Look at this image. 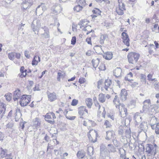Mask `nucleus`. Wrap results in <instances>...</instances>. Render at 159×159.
Returning a JSON list of instances; mask_svg holds the SVG:
<instances>
[{"mask_svg": "<svg viewBox=\"0 0 159 159\" xmlns=\"http://www.w3.org/2000/svg\"><path fill=\"white\" fill-rule=\"evenodd\" d=\"M62 7L61 5L58 4H56L51 8V10L53 13L50 14V18L57 20V15L60 13L62 10Z\"/></svg>", "mask_w": 159, "mask_h": 159, "instance_id": "nucleus-1", "label": "nucleus"}, {"mask_svg": "<svg viewBox=\"0 0 159 159\" xmlns=\"http://www.w3.org/2000/svg\"><path fill=\"white\" fill-rule=\"evenodd\" d=\"M140 57L139 53L131 52L129 53L127 55L128 61L129 63L134 64L138 61Z\"/></svg>", "mask_w": 159, "mask_h": 159, "instance_id": "nucleus-2", "label": "nucleus"}, {"mask_svg": "<svg viewBox=\"0 0 159 159\" xmlns=\"http://www.w3.org/2000/svg\"><path fill=\"white\" fill-rule=\"evenodd\" d=\"M145 152L149 156H154L157 153L156 148L153 145L150 144H146Z\"/></svg>", "mask_w": 159, "mask_h": 159, "instance_id": "nucleus-3", "label": "nucleus"}, {"mask_svg": "<svg viewBox=\"0 0 159 159\" xmlns=\"http://www.w3.org/2000/svg\"><path fill=\"white\" fill-rule=\"evenodd\" d=\"M31 95H23L21 97L20 101V103L22 107L27 106L31 101Z\"/></svg>", "mask_w": 159, "mask_h": 159, "instance_id": "nucleus-4", "label": "nucleus"}, {"mask_svg": "<svg viewBox=\"0 0 159 159\" xmlns=\"http://www.w3.org/2000/svg\"><path fill=\"white\" fill-rule=\"evenodd\" d=\"M46 9V8L44 4L43 3L39 5L35 10V14L37 16H40L42 15L43 11Z\"/></svg>", "mask_w": 159, "mask_h": 159, "instance_id": "nucleus-5", "label": "nucleus"}, {"mask_svg": "<svg viewBox=\"0 0 159 159\" xmlns=\"http://www.w3.org/2000/svg\"><path fill=\"white\" fill-rule=\"evenodd\" d=\"M117 108H118L119 110L120 115V116L123 118H124L126 116L127 113V108L125 107L124 105L121 104Z\"/></svg>", "mask_w": 159, "mask_h": 159, "instance_id": "nucleus-6", "label": "nucleus"}, {"mask_svg": "<svg viewBox=\"0 0 159 159\" xmlns=\"http://www.w3.org/2000/svg\"><path fill=\"white\" fill-rule=\"evenodd\" d=\"M40 20H33L31 24V28L33 31H38L41 27Z\"/></svg>", "mask_w": 159, "mask_h": 159, "instance_id": "nucleus-7", "label": "nucleus"}, {"mask_svg": "<svg viewBox=\"0 0 159 159\" xmlns=\"http://www.w3.org/2000/svg\"><path fill=\"white\" fill-rule=\"evenodd\" d=\"M152 115H154L159 112V105H153L151 106L148 110Z\"/></svg>", "mask_w": 159, "mask_h": 159, "instance_id": "nucleus-8", "label": "nucleus"}, {"mask_svg": "<svg viewBox=\"0 0 159 159\" xmlns=\"http://www.w3.org/2000/svg\"><path fill=\"white\" fill-rule=\"evenodd\" d=\"M126 10L125 5L124 3L119 4L118 7L116 8V11L117 13L119 15H122L124 14V11Z\"/></svg>", "mask_w": 159, "mask_h": 159, "instance_id": "nucleus-9", "label": "nucleus"}, {"mask_svg": "<svg viewBox=\"0 0 159 159\" xmlns=\"http://www.w3.org/2000/svg\"><path fill=\"white\" fill-rule=\"evenodd\" d=\"M47 95L48 100L51 102L54 101L57 99V94L54 92L48 93Z\"/></svg>", "mask_w": 159, "mask_h": 159, "instance_id": "nucleus-10", "label": "nucleus"}, {"mask_svg": "<svg viewBox=\"0 0 159 159\" xmlns=\"http://www.w3.org/2000/svg\"><path fill=\"white\" fill-rule=\"evenodd\" d=\"M134 120H135L134 124L135 125H138L142 120V117L140 113L137 112L135 113L134 116Z\"/></svg>", "mask_w": 159, "mask_h": 159, "instance_id": "nucleus-11", "label": "nucleus"}, {"mask_svg": "<svg viewBox=\"0 0 159 159\" xmlns=\"http://www.w3.org/2000/svg\"><path fill=\"white\" fill-rule=\"evenodd\" d=\"M143 110L146 111L147 110H149L151 107V102L150 99H148L145 100L143 102Z\"/></svg>", "mask_w": 159, "mask_h": 159, "instance_id": "nucleus-12", "label": "nucleus"}, {"mask_svg": "<svg viewBox=\"0 0 159 159\" xmlns=\"http://www.w3.org/2000/svg\"><path fill=\"white\" fill-rule=\"evenodd\" d=\"M115 136V133L113 131H108L106 132V139L109 140L114 138Z\"/></svg>", "mask_w": 159, "mask_h": 159, "instance_id": "nucleus-13", "label": "nucleus"}, {"mask_svg": "<svg viewBox=\"0 0 159 159\" xmlns=\"http://www.w3.org/2000/svg\"><path fill=\"white\" fill-rule=\"evenodd\" d=\"M127 95V93L126 90L125 89H123L121 90L120 94V99L122 101L125 100Z\"/></svg>", "mask_w": 159, "mask_h": 159, "instance_id": "nucleus-14", "label": "nucleus"}, {"mask_svg": "<svg viewBox=\"0 0 159 159\" xmlns=\"http://www.w3.org/2000/svg\"><path fill=\"white\" fill-rule=\"evenodd\" d=\"M20 93V91L19 89L16 90L14 92L13 98L14 101H16L20 98L21 95Z\"/></svg>", "mask_w": 159, "mask_h": 159, "instance_id": "nucleus-15", "label": "nucleus"}, {"mask_svg": "<svg viewBox=\"0 0 159 159\" xmlns=\"http://www.w3.org/2000/svg\"><path fill=\"white\" fill-rule=\"evenodd\" d=\"M9 152L7 149L0 148V156L1 158L5 157Z\"/></svg>", "mask_w": 159, "mask_h": 159, "instance_id": "nucleus-16", "label": "nucleus"}, {"mask_svg": "<svg viewBox=\"0 0 159 159\" xmlns=\"http://www.w3.org/2000/svg\"><path fill=\"white\" fill-rule=\"evenodd\" d=\"M33 126L35 127L36 128L38 129L39 128L41 125V121L39 118L36 117L33 120Z\"/></svg>", "mask_w": 159, "mask_h": 159, "instance_id": "nucleus-17", "label": "nucleus"}, {"mask_svg": "<svg viewBox=\"0 0 159 159\" xmlns=\"http://www.w3.org/2000/svg\"><path fill=\"white\" fill-rule=\"evenodd\" d=\"M121 69L120 68L117 67L113 71L114 75L116 77H120L121 75Z\"/></svg>", "mask_w": 159, "mask_h": 159, "instance_id": "nucleus-18", "label": "nucleus"}, {"mask_svg": "<svg viewBox=\"0 0 159 159\" xmlns=\"http://www.w3.org/2000/svg\"><path fill=\"white\" fill-rule=\"evenodd\" d=\"M100 154L101 156L103 157L104 156H107V155L106 154L107 153L106 152V146L103 144L101 145L100 148Z\"/></svg>", "mask_w": 159, "mask_h": 159, "instance_id": "nucleus-19", "label": "nucleus"}, {"mask_svg": "<svg viewBox=\"0 0 159 159\" xmlns=\"http://www.w3.org/2000/svg\"><path fill=\"white\" fill-rule=\"evenodd\" d=\"M102 56L105 59L110 60L112 58L113 54L111 52H108L103 54Z\"/></svg>", "mask_w": 159, "mask_h": 159, "instance_id": "nucleus-20", "label": "nucleus"}, {"mask_svg": "<svg viewBox=\"0 0 159 159\" xmlns=\"http://www.w3.org/2000/svg\"><path fill=\"white\" fill-rule=\"evenodd\" d=\"M50 113H48L45 116V119L46 121L50 124H53L54 123V120H50L48 119H51V114H49Z\"/></svg>", "mask_w": 159, "mask_h": 159, "instance_id": "nucleus-21", "label": "nucleus"}, {"mask_svg": "<svg viewBox=\"0 0 159 159\" xmlns=\"http://www.w3.org/2000/svg\"><path fill=\"white\" fill-rule=\"evenodd\" d=\"M40 61V58L39 56H35L32 62V64L33 66L37 65L38 62Z\"/></svg>", "mask_w": 159, "mask_h": 159, "instance_id": "nucleus-22", "label": "nucleus"}, {"mask_svg": "<svg viewBox=\"0 0 159 159\" xmlns=\"http://www.w3.org/2000/svg\"><path fill=\"white\" fill-rule=\"evenodd\" d=\"M66 74L65 72H58L57 73V80L59 81H61V79H64L65 76Z\"/></svg>", "mask_w": 159, "mask_h": 159, "instance_id": "nucleus-23", "label": "nucleus"}, {"mask_svg": "<svg viewBox=\"0 0 159 159\" xmlns=\"http://www.w3.org/2000/svg\"><path fill=\"white\" fill-rule=\"evenodd\" d=\"M151 127L152 129H155V132L157 134H159V123L156 124H151Z\"/></svg>", "mask_w": 159, "mask_h": 159, "instance_id": "nucleus-24", "label": "nucleus"}, {"mask_svg": "<svg viewBox=\"0 0 159 159\" xmlns=\"http://www.w3.org/2000/svg\"><path fill=\"white\" fill-rule=\"evenodd\" d=\"M108 38V35L107 34H104L100 35L99 39V43L101 44H103L105 39Z\"/></svg>", "mask_w": 159, "mask_h": 159, "instance_id": "nucleus-25", "label": "nucleus"}, {"mask_svg": "<svg viewBox=\"0 0 159 159\" xmlns=\"http://www.w3.org/2000/svg\"><path fill=\"white\" fill-rule=\"evenodd\" d=\"M85 153L83 150L79 151L76 154L77 157L79 158H83L85 157Z\"/></svg>", "mask_w": 159, "mask_h": 159, "instance_id": "nucleus-26", "label": "nucleus"}, {"mask_svg": "<svg viewBox=\"0 0 159 159\" xmlns=\"http://www.w3.org/2000/svg\"><path fill=\"white\" fill-rule=\"evenodd\" d=\"M113 102L115 105L116 108H117L119 106L121 105L120 102L119 100L118 99V97L117 95H116L113 101Z\"/></svg>", "mask_w": 159, "mask_h": 159, "instance_id": "nucleus-27", "label": "nucleus"}, {"mask_svg": "<svg viewBox=\"0 0 159 159\" xmlns=\"http://www.w3.org/2000/svg\"><path fill=\"white\" fill-rule=\"evenodd\" d=\"M111 84V80H106L105 82L104 88L106 90H108V88L109 87Z\"/></svg>", "mask_w": 159, "mask_h": 159, "instance_id": "nucleus-28", "label": "nucleus"}, {"mask_svg": "<svg viewBox=\"0 0 159 159\" xmlns=\"http://www.w3.org/2000/svg\"><path fill=\"white\" fill-rule=\"evenodd\" d=\"M99 62V59L98 58L96 59H93L92 61V63L94 68H96L98 66Z\"/></svg>", "mask_w": 159, "mask_h": 159, "instance_id": "nucleus-29", "label": "nucleus"}, {"mask_svg": "<svg viewBox=\"0 0 159 159\" xmlns=\"http://www.w3.org/2000/svg\"><path fill=\"white\" fill-rule=\"evenodd\" d=\"M98 100L99 101L102 102H104L106 100V97L105 95L102 93L99 95Z\"/></svg>", "mask_w": 159, "mask_h": 159, "instance_id": "nucleus-30", "label": "nucleus"}, {"mask_svg": "<svg viewBox=\"0 0 159 159\" xmlns=\"http://www.w3.org/2000/svg\"><path fill=\"white\" fill-rule=\"evenodd\" d=\"M108 146L109 147L108 150L109 152H116V148L112 144H109L108 145Z\"/></svg>", "mask_w": 159, "mask_h": 159, "instance_id": "nucleus-31", "label": "nucleus"}, {"mask_svg": "<svg viewBox=\"0 0 159 159\" xmlns=\"http://www.w3.org/2000/svg\"><path fill=\"white\" fill-rule=\"evenodd\" d=\"M85 102L88 107L91 108L92 104V99L90 98H87L86 99Z\"/></svg>", "mask_w": 159, "mask_h": 159, "instance_id": "nucleus-32", "label": "nucleus"}, {"mask_svg": "<svg viewBox=\"0 0 159 159\" xmlns=\"http://www.w3.org/2000/svg\"><path fill=\"white\" fill-rule=\"evenodd\" d=\"M139 127L142 130L144 131L147 128V124L145 122H142L141 123Z\"/></svg>", "mask_w": 159, "mask_h": 159, "instance_id": "nucleus-33", "label": "nucleus"}, {"mask_svg": "<svg viewBox=\"0 0 159 159\" xmlns=\"http://www.w3.org/2000/svg\"><path fill=\"white\" fill-rule=\"evenodd\" d=\"M109 21V20H104V22L102 23V24L107 27H111L113 23H110Z\"/></svg>", "mask_w": 159, "mask_h": 159, "instance_id": "nucleus-34", "label": "nucleus"}, {"mask_svg": "<svg viewBox=\"0 0 159 159\" xmlns=\"http://www.w3.org/2000/svg\"><path fill=\"white\" fill-rule=\"evenodd\" d=\"M133 74L132 72H130L125 77V80L129 81H133L132 80L130 79L132 77Z\"/></svg>", "mask_w": 159, "mask_h": 159, "instance_id": "nucleus-35", "label": "nucleus"}, {"mask_svg": "<svg viewBox=\"0 0 159 159\" xmlns=\"http://www.w3.org/2000/svg\"><path fill=\"white\" fill-rule=\"evenodd\" d=\"M88 154L90 156L92 155L93 154V149L92 147H89L88 148L87 151Z\"/></svg>", "mask_w": 159, "mask_h": 159, "instance_id": "nucleus-36", "label": "nucleus"}, {"mask_svg": "<svg viewBox=\"0 0 159 159\" xmlns=\"http://www.w3.org/2000/svg\"><path fill=\"white\" fill-rule=\"evenodd\" d=\"M121 36H122V39L123 41H125L128 39H129V36L125 32H123L121 34Z\"/></svg>", "mask_w": 159, "mask_h": 159, "instance_id": "nucleus-37", "label": "nucleus"}, {"mask_svg": "<svg viewBox=\"0 0 159 159\" xmlns=\"http://www.w3.org/2000/svg\"><path fill=\"white\" fill-rule=\"evenodd\" d=\"M83 8V7L82 6L80 5H78L75 7L73 9L74 11H76V12H78L81 10Z\"/></svg>", "mask_w": 159, "mask_h": 159, "instance_id": "nucleus-38", "label": "nucleus"}, {"mask_svg": "<svg viewBox=\"0 0 159 159\" xmlns=\"http://www.w3.org/2000/svg\"><path fill=\"white\" fill-rule=\"evenodd\" d=\"M15 53V52H11L8 54V58L11 60H13L14 59Z\"/></svg>", "mask_w": 159, "mask_h": 159, "instance_id": "nucleus-39", "label": "nucleus"}, {"mask_svg": "<svg viewBox=\"0 0 159 159\" xmlns=\"http://www.w3.org/2000/svg\"><path fill=\"white\" fill-rule=\"evenodd\" d=\"M79 114L81 116H82L84 114V110H83V106H81L79 108Z\"/></svg>", "mask_w": 159, "mask_h": 159, "instance_id": "nucleus-40", "label": "nucleus"}, {"mask_svg": "<svg viewBox=\"0 0 159 159\" xmlns=\"http://www.w3.org/2000/svg\"><path fill=\"white\" fill-rule=\"evenodd\" d=\"M49 31H48V30H46L44 33L43 34H41V35L43 36H44V37L46 38H48L49 37Z\"/></svg>", "mask_w": 159, "mask_h": 159, "instance_id": "nucleus-41", "label": "nucleus"}, {"mask_svg": "<svg viewBox=\"0 0 159 159\" xmlns=\"http://www.w3.org/2000/svg\"><path fill=\"white\" fill-rule=\"evenodd\" d=\"M5 97L7 100L10 101L11 98L12 94L11 93H7L5 95Z\"/></svg>", "mask_w": 159, "mask_h": 159, "instance_id": "nucleus-42", "label": "nucleus"}, {"mask_svg": "<svg viewBox=\"0 0 159 159\" xmlns=\"http://www.w3.org/2000/svg\"><path fill=\"white\" fill-rule=\"evenodd\" d=\"M154 87L156 90H159V82L157 80L154 83Z\"/></svg>", "mask_w": 159, "mask_h": 159, "instance_id": "nucleus-43", "label": "nucleus"}, {"mask_svg": "<svg viewBox=\"0 0 159 159\" xmlns=\"http://www.w3.org/2000/svg\"><path fill=\"white\" fill-rule=\"evenodd\" d=\"M92 12L93 14H95L97 15H99L100 14L101 11L100 10L96 8L95 10H93L92 11Z\"/></svg>", "mask_w": 159, "mask_h": 159, "instance_id": "nucleus-44", "label": "nucleus"}, {"mask_svg": "<svg viewBox=\"0 0 159 159\" xmlns=\"http://www.w3.org/2000/svg\"><path fill=\"white\" fill-rule=\"evenodd\" d=\"M104 125L106 126V128H109L111 126L110 123L107 120L105 121Z\"/></svg>", "mask_w": 159, "mask_h": 159, "instance_id": "nucleus-45", "label": "nucleus"}, {"mask_svg": "<svg viewBox=\"0 0 159 159\" xmlns=\"http://www.w3.org/2000/svg\"><path fill=\"white\" fill-rule=\"evenodd\" d=\"M152 75L150 74H149L147 76L148 80L149 81H156V79L155 78L152 79Z\"/></svg>", "mask_w": 159, "mask_h": 159, "instance_id": "nucleus-46", "label": "nucleus"}, {"mask_svg": "<svg viewBox=\"0 0 159 159\" xmlns=\"http://www.w3.org/2000/svg\"><path fill=\"white\" fill-rule=\"evenodd\" d=\"M99 70H104L106 69L105 66L104 64H101L99 67Z\"/></svg>", "mask_w": 159, "mask_h": 159, "instance_id": "nucleus-47", "label": "nucleus"}, {"mask_svg": "<svg viewBox=\"0 0 159 159\" xmlns=\"http://www.w3.org/2000/svg\"><path fill=\"white\" fill-rule=\"evenodd\" d=\"M78 103V101L75 99H74L72 100L71 103V105L73 106L76 105Z\"/></svg>", "mask_w": 159, "mask_h": 159, "instance_id": "nucleus-48", "label": "nucleus"}, {"mask_svg": "<svg viewBox=\"0 0 159 159\" xmlns=\"http://www.w3.org/2000/svg\"><path fill=\"white\" fill-rule=\"evenodd\" d=\"M13 157L12 153L9 152L5 158V159H13Z\"/></svg>", "mask_w": 159, "mask_h": 159, "instance_id": "nucleus-49", "label": "nucleus"}, {"mask_svg": "<svg viewBox=\"0 0 159 159\" xmlns=\"http://www.w3.org/2000/svg\"><path fill=\"white\" fill-rule=\"evenodd\" d=\"M27 70H25V71L21 72V74L20 75V77L21 78L25 77L27 75L26 73Z\"/></svg>", "mask_w": 159, "mask_h": 159, "instance_id": "nucleus-50", "label": "nucleus"}, {"mask_svg": "<svg viewBox=\"0 0 159 159\" xmlns=\"http://www.w3.org/2000/svg\"><path fill=\"white\" fill-rule=\"evenodd\" d=\"M118 133L121 136H123L124 134L123 129L119 128V129L118 130Z\"/></svg>", "mask_w": 159, "mask_h": 159, "instance_id": "nucleus-51", "label": "nucleus"}, {"mask_svg": "<svg viewBox=\"0 0 159 159\" xmlns=\"http://www.w3.org/2000/svg\"><path fill=\"white\" fill-rule=\"evenodd\" d=\"M129 148L131 150L133 149H134L135 148V147L134 146V144L132 143L131 142L129 143Z\"/></svg>", "mask_w": 159, "mask_h": 159, "instance_id": "nucleus-52", "label": "nucleus"}, {"mask_svg": "<svg viewBox=\"0 0 159 159\" xmlns=\"http://www.w3.org/2000/svg\"><path fill=\"white\" fill-rule=\"evenodd\" d=\"M85 79L84 77L80 78L79 80V82L81 84L84 83L85 81Z\"/></svg>", "mask_w": 159, "mask_h": 159, "instance_id": "nucleus-53", "label": "nucleus"}, {"mask_svg": "<svg viewBox=\"0 0 159 159\" xmlns=\"http://www.w3.org/2000/svg\"><path fill=\"white\" fill-rule=\"evenodd\" d=\"M112 141L116 147H118L119 146V143L116 139H113Z\"/></svg>", "mask_w": 159, "mask_h": 159, "instance_id": "nucleus-54", "label": "nucleus"}, {"mask_svg": "<svg viewBox=\"0 0 159 159\" xmlns=\"http://www.w3.org/2000/svg\"><path fill=\"white\" fill-rule=\"evenodd\" d=\"M76 42V38L75 36H73L72 37L71 40V44L75 45Z\"/></svg>", "mask_w": 159, "mask_h": 159, "instance_id": "nucleus-55", "label": "nucleus"}, {"mask_svg": "<svg viewBox=\"0 0 159 159\" xmlns=\"http://www.w3.org/2000/svg\"><path fill=\"white\" fill-rule=\"evenodd\" d=\"M129 41V39H128L125 41H124L123 42L125 45H126L127 46L129 47L130 45Z\"/></svg>", "mask_w": 159, "mask_h": 159, "instance_id": "nucleus-56", "label": "nucleus"}, {"mask_svg": "<svg viewBox=\"0 0 159 159\" xmlns=\"http://www.w3.org/2000/svg\"><path fill=\"white\" fill-rule=\"evenodd\" d=\"M125 134L126 135L130 136V134H131V131L130 128H129L126 129L125 132Z\"/></svg>", "mask_w": 159, "mask_h": 159, "instance_id": "nucleus-57", "label": "nucleus"}, {"mask_svg": "<svg viewBox=\"0 0 159 159\" xmlns=\"http://www.w3.org/2000/svg\"><path fill=\"white\" fill-rule=\"evenodd\" d=\"M25 56L27 58H29L30 57V55L29 54V52L26 50L25 51Z\"/></svg>", "mask_w": 159, "mask_h": 159, "instance_id": "nucleus-58", "label": "nucleus"}, {"mask_svg": "<svg viewBox=\"0 0 159 159\" xmlns=\"http://www.w3.org/2000/svg\"><path fill=\"white\" fill-rule=\"evenodd\" d=\"M131 84L130 85L132 87L134 88L137 86L138 85V83L137 82H131Z\"/></svg>", "mask_w": 159, "mask_h": 159, "instance_id": "nucleus-59", "label": "nucleus"}, {"mask_svg": "<svg viewBox=\"0 0 159 159\" xmlns=\"http://www.w3.org/2000/svg\"><path fill=\"white\" fill-rule=\"evenodd\" d=\"M66 117L67 119L69 120H73L75 119L76 117L75 116H66Z\"/></svg>", "mask_w": 159, "mask_h": 159, "instance_id": "nucleus-60", "label": "nucleus"}, {"mask_svg": "<svg viewBox=\"0 0 159 159\" xmlns=\"http://www.w3.org/2000/svg\"><path fill=\"white\" fill-rule=\"evenodd\" d=\"M53 149V146L50 145L49 143H48V145L47 152L48 151L49 149Z\"/></svg>", "mask_w": 159, "mask_h": 159, "instance_id": "nucleus-61", "label": "nucleus"}, {"mask_svg": "<svg viewBox=\"0 0 159 159\" xmlns=\"http://www.w3.org/2000/svg\"><path fill=\"white\" fill-rule=\"evenodd\" d=\"M86 42L89 44H91V38L90 37L87 38L86 39Z\"/></svg>", "mask_w": 159, "mask_h": 159, "instance_id": "nucleus-62", "label": "nucleus"}, {"mask_svg": "<svg viewBox=\"0 0 159 159\" xmlns=\"http://www.w3.org/2000/svg\"><path fill=\"white\" fill-rule=\"evenodd\" d=\"M50 139V137L46 134L44 137V139L47 142H48Z\"/></svg>", "mask_w": 159, "mask_h": 159, "instance_id": "nucleus-63", "label": "nucleus"}, {"mask_svg": "<svg viewBox=\"0 0 159 159\" xmlns=\"http://www.w3.org/2000/svg\"><path fill=\"white\" fill-rule=\"evenodd\" d=\"M4 138V134L2 132H0V141H2L3 140Z\"/></svg>", "mask_w": 159, "mask_h": 159, "instance_id": "nucleus-64", "label": "nucleus"}]
</instances>
